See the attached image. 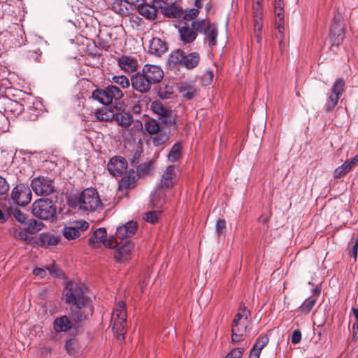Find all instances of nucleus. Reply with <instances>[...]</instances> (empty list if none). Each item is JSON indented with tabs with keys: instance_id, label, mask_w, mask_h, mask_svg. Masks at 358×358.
Here are the masks:
<instances>
[{
	"instance_id": "1",
	"label": "nucleus",
	"mask_w": 358,
	"mask_h": 358,
	"mask_svg": "<svg viewBox=\"0 0 358 358\" xmlns=\"http://www.w3.org/2000/svg\"><path fill=\"white\" fill-rule=\"evenodd\" d=\"M71 206L83 212H96L102 208L103 204L97 190L90 187L72 200Z\"/></svg>"
},
{
	"instance_id": "2",
	"label": "nucleus",
	"mask_w": 358,
	"mask_h": 358,
	"mask_svg": "<svg viewBox=\"0 0 358 358\" xmlns=\"http://www.w3.org/2000/svg\"><path fill=\"white\" fill-rule=\"evenodd\" d=\"M33 215L41 220L53 222L56 218L57 206L49 199H39L31 206Z\"/></svg>"
},
{
	"instance_id": "3",
	"label": "nucleus",
	"mask_w": 358,
	"mask_h": 358,
	"mask_svg": "<svg viewBox=\"0 0 358 358\" xmlns=\"http://www.w3.org/2000/svg\"><path fill=\"white\" fill-rule=\"evenodd\" d=\"M192 27L204 36V41L210 48L217 45L218 28L215 23L206 20H194L192 21Z\"/></svg>"
},
{
	"instance_id": "4",
	"label": "nucleus",
	"mask_w": 358,
	"mask_h": 358,
	"mask_svg": "<svg viewBox=\"0 0 358 358\" xmlns=\"http://www.w3.org/2000/svg\"><path fill=\"white\" fill-rule=\"evenodd\" d=\"M92 98L100 103L107 106L122 98V91L115 85H110L103 89H96L92 92Z\"/></svg>"
},
{
	"instance_id": "5",
	"label": "nucleus",
	"mask_w": 358,
	"mask_h": 358,
	"mask_svg": "<svg viewBox=\"0 0 358 358\" xmlns=\"http://www.w3.org/2000/svg\"><path fill=\"white\" fill-rule=\"evenodd\" d=\"M172 62L185 67L187 69L196 68L200 62V55L196 52L185 54L184 51L177 50L171 55Z\"/></svg>"
},
{
	"instance_id": "6",
	"label": "nucleus",
	"mask_w": 358,
	"mask_h": 358,
	"mask_svg": "<svg viewBox=\"0 0 358 358\" xmlns=\"http://www.w3.org/2000/svg\"><path fill=\"white\" fill-rule=\"evenodd\" d=\"M64 300L69 304H77L90 299L84 294L82 288L76 283L68 282L64 289Z\"/></svg>"
},
{
	"instance_id": "7",
	"label": "nucleus",
	"mask_w": 358,
	"mask_h": 358,
	"mask_svg": "<svg viewBox=\"0 0 358 358\" xmlns=\"http://www.w3.org/2000/svg\"><path fill=\"white\" fill-rule=\"evenodd\" d=\"M345 38V27L340 14L336 15L332 20L329 31L331 45L339 46Z\"/></svg>"
},
{
	"instance_id": "8",
	"label": "nucleus",
	"mask_w": 358,
	"mask_h": 358,
	"mask_svg": "<svg viewBox=\"0 0 358 358\" xmlns=\"http://www.w3.org/2000/svg\"><path fill=\"white\" fill-rule=\"evenodd\" d=\"M31 187L34 192L38 196H48L55 190L53 180L45 176L34 178L31 180Z\"/></svg>"
},
{
	"instance_id": "9",
	"label": "nucleus",
	"mask_w": 358,
	"mask_h": 358,
	"mask_svg": "<svg viewBox=\"0 0 358 358\" xmlns=\"http://www.w3.org/2000/svg\"><path fill=\"white\" fill-rule=\"evenodd\" d=\"M71 317L72 320L78 323L85 320L93 313V308L90 299L82 303L72 304L70 306Z\"/></svg>"
},
{
	"instance_id": "10",
	"label": "nucleus",
	"mask_w": 358,
	"mask_h": 358,
	"mask_svg": "<svg viewBox=\"0 0 358 358\" xmlns=\"http://www.w3.org/2000/svg\"><path fill=\"white\" fill-rule=\"evenodd\" d=\"M345 82L343 78H337L331 88V94L329 96L325 103V110L331 111L338 104V100L344 92Z\"/></svg>"
},
{
	"instance_id": "11",
	"label": "nucleus",
	"mask_w": 358,
	"mask_h": 358,
	"mask_svg": "<svg viewBox=\"0 0 358 358\" xmlns=\"http://www.w3.org/2000/svg\"><path fill=\"white\" fill-rule=\"evenodd\" d=\"M31 196L29 187L24 184L16 185L11 193V198L14 203L22 206H26L31 201Z\"/></svg>"
},
{
	"instance_id": "12",
	"label": "nucleus",
	"mask_w": 358,
	"mask_h": 358,
	"mask_svg": "<svg viewBox=\"0 0 358 358\" xmlns=\"http://www.w3.org/2000/svg\"><path fill=\"white\" fill-rule=\"evenodd\" d=\"M134 249V244L130 241L120 242L114 252L113 255L115 261L123 263L131 259Z\"/></svg>"
},
{
	"instance_id": "13",
	"label": "nucleus",
	"mask_w": 358,
	"mask_h": 358,
	"mask_svg": "<svg viewBox=\"0 0 358 358\" xmlns=\"http://www.w3.org/2000/svg\"><path fill=\"white\" fill-rule=\"evenodd\" d=\"M89 228V223L85 220H80L71 226H65L62 229L63 236L69 240H75L80 237V232Z\"/></svg>"
},
{
	"instance_id": "14",
	"label": "nucleus",
	"mask_w": 358,
	"mask_h": 358,
	"mask_svg": "<svg viewBox=\"0 0 358 358\" xmlns=\"http://www.w3.org/2000/svg\"><path fill=\"white\" fill-rule=\"evenodd\" d=\"M141 71L152 85L160 83L164 78V71L157 65L145 64Z\"/></svg>"
},
{
	"instance_id": "15",
	"label": "nucleus",
	"mask_w": 358,
	"mask_h": 358,
	"mask_svg": "<svg viewBox=\"0 0 358 358\" xmlns=\"http://www.w3.org/2000/svg\"><path fill=\"white\" fill-rule=\"evenodd\" d=\"M109 173L114 176H120L124 173L127 169V162L122 157H114L110 159L107 164Z\"/></svg>"
},
{
	"instance_id": "16",
	"label": "nucleus",
	"mask_w": 358,
	"mask_h": 358,
	"mask_svg": "<svg viewBox=\"0 0 358 358\" xmlns=\"http://www.w3.org/2000/svg\"><path fill=\"white\" fill-rule=\"evenodd\" d=\"M131 85L134 90L141 93L148 92L152 85L142 71L131 77Z\"/></svg>"
},
{
	"instance_id": "17",
	"label": "nucleus",
	"mask_w": 358,
	"mask_h": 358,
	"mask_svg": "<svg viewBox=\"0 0 358 358\" xmlns=\"http://www.w3.org/2000/svg\"><path fill=\"white\" fill-rule=\"evenodd\" d=\"M177 170L178 168L173 165H170L166 167L161 179V187L169 189L174 185L177 176Z\"/></svg>"
},
{
	"instance_id": "18",
	"label": "nucleus",
	"mask_w": 358,
	"mask_h": 358,
	"mask_svg": "<svg viewBox=\"0 0 358 358\" xmlns=\"http://www.w3.org/2000/svg\"><path fill=\"white\" fill-rule=\"evenodd\" d=\"M180 39L183 42L184 44L192 43L194 41L197 37V33L193 27L192 23L191 27L187 23H183L178 29Z\"/></svg>"
},
{
	"instance_id": "19",
	"label": "nucleus",
	"mask_w": 358,
	"mask_h": 358,
	"mask_svg": "<svg viewBox=\"0 0 358 358\" xmlns=\"http://www.w3.org/2000/svg\"><path fill=\"white\" fill-rule=\"evenodd\" d=\"M159 7L162 13L168 17H178L180 16L181 12L176 6V3L179 0H161Z\"/></svg>"
},
{
	"instance_id": "20",
	"label": "nucleus",
	"mask_w": 358,
	"mask_h": 358,
	"mask_svg": "<svg viewBox=\"0 0 358 358\" xmlns=\"http://www.w3.org/2000/svg\"><path fill=\"white\" fill-rule=\"evenodd\" d=\"M117 64L121 70L126 73H134L135 72L138 66V62L136 58L123 55L117 59Z\"/></svg>"
},
{
	"instance_id": "21",
	"label": "nucleus",
	"mask_w": 358,
	"mask_h": 358,
	"mask_svg": "<svg viewBox=\"0 0 358 358\" xmlns=\"http://www.w3.org/2000/svg\"><path fill=\"white\" fill-rule=\"evenodd\" d=\"M167 50L168 46L166 43L159 38H152V39L150 41L148 51L151 55L160 57L164 54Z\"/></svg>"
},
{
	"instance_id": "22",
	"label": "nucleus",
	"mask_w": 358,
	"mask_h": 358,
	"mask_svg": "<svg viewBox=\"0 0 358 358\" xmlns=\"http://www.w3.org/2000/svg\"><path fill=\"white\" fill-rule=\"evenodd\" d=\"M137 229L136 222L129 221L122 226L117 228L116 236L117 238L124 239L132 236Z\"/></svg>"
},
{
	"instance_id": "23",
	"label": "nucleus",
	"mask_w": 358,
	"mask_h": 358,
	"mask_svg": "<svg viewBox=\"0 0 358 358\" xmlns=\"http://www.w3.org/2000/svg\"><path fill=\"white\" fill-rule=\"evenodd\" d=\"M112 10L122 16L129 15L133 10L127 0H115L112 4Z\"/></svg>"
},
{
	"instance_id": "24",
	"label": "nucleus",
	"mask_w": 358,
	"mask_h": 358,
	"mask_svg": "<svg viewBox=\"0 0 358 358\" xmlns=\"http://www.w3.org/2000/svg\"><path fill=\"white\" fill-rule=\"evenodd\" d=\"M268 343V337L266 335H262L256 340L255 345L250 350L249 358H259L262 350Z\"/></svg>"
},
{
	"instance_id": "25",
	"label": "nucleus",
	"mask_w": 358,
	"mask_h": 358,
	"mask_svg": "<svg viewBox=\"0 0 358 358\" xmlns=\"http://www.w3.org/2000/svg\"><path fill=\"white\" fill-rule=\"evenodd\" d=\"M59 241V237L50 233H42L38 237V243L42 247L48 248L56 245Z\"/></svg>"
},
{
	"instance_id": "26",
	"label": "nucleus",
	"mask_w": 358,
	"mask_h": 358,
	"mask_svg": "<svg viewBox=\"0 0 358 358\" xmlns=\"http://www.w3.org/2000/svg\"><path fill=\"white\" fill-rule=\"evenodd\" d=\"M113 120L117 122V124L124 128H129L131 126L132 115L127 112L124 110L118 113L114 112V118Z\"/></svg>"
},
{
	"instance_id": "27",
	"label": "nucleus",
	"mask_w": 358,
	"mask_h": 358,
	"mask_svg": "<svg viewBox=\"0 0 358 358\" xmlns=\"http://www.w3.org/2000/svg\"><path fill=\"white\" fill-rule=\"evenodd\" d=\"M137 10L139 14L148 20H154L157 13L155 6L143 3L137 6Z\"/></svg>"
},
{
	"instance_id": "28",
	"label": "nucleus",
	"mask_w": 358,
	"mask_h": 358,
	"mask_svg": "<svg viewBox=\"0 0 358 358\" xmlns=\"http://www.w3.org/2000/svg\"><path fill=\"white\" fill-rule=\"evenodd\" d=\"M95 118L100 122H108L114 118V109L102 107L94 112Z\"/></svg>"
},
{
	"instance_id": "29",
	"label": "nucleus",
	"mask_w": 358,
	"mask_h": 358,
	"mask_svg": "<svg viewBox=\"0 0 358 358\" xmlns=\"http://www.w3.org/2000/svg\"><path fill=\"white\" fill-rule=\"evenodd\" d=\"M71 322L66 316H62L55 320L53 327L56 332H66L71 328Z\"/></svg>"
},
{
	"instance_id": "30",
	"label": "nucleus",
	"mask_w": 358,
	"mask_h": 358,
	"mask_svg": "<svg viewBox=\"0 0 358 358\" xmlns=\"http://www.w3.org/2000/svg\"><path fill=\"white\" fill-rule=\"evenodd\" d=\"M163 189L164 187H161L159 185L157 187L155 191L151 194V202L153 206L160 207L166 201V194Z\"/></svg>"
},
{
	"instance_id": "31",
	"label": "nucleus",
	"mask_w": 358,
	"mask_h": 358,
	"mask_svg": "<svg viewBox=\"0 0 358 358\" xmlns=\"http://www.w3.org/2000/svg\"><path fill=\"white\" fill-rule=\"evenodd\" d=\"M106 229L105 228L97 229L90 238L88 241L89 245L96 247V244L102 243L106 236Z\"/></svg>"
},
{
	"instance_id": "32",
	"label": "nucleus",
	"mask_w": 358,
	"mask_h": 358,
	"mask_svg": "<svg viewBox=\"0 0 358 358\" xmlns=\"http://www.w3.org/2000/svg\"><path fill=\"white\" fill-rule=\"evenodd\" d=\"M111 320H120V322L127 320V310L125 303L123 301H120L114 308Z\"/></svg>"
},
{
	"instance_id": "33",
	"label": "nucleus",
	"mask_w": 358,
	"mask_h": 358,
	"mask_svg": "<svg viewBox=\"0 0 358 358\" xmlns=\"http://www.w3.org/2000/svg\"><path fill=\"white\" fill-rule=\"evenodd\" d=\"M250 312L248 310L244 303H241L238 309V312L236 314L232 324H238L241 322H248V317Z\"/></svg>"
},
{
	"instance_id": "34",
	"label": "nucleus",
	"mask_w": 358,
	"mask_h": 358,
	"mask_svg": "<svg viewBox=\"0 0 358 358\" xmlns=\"http://www.w3.org/2000/svg\"><path fill=\"white\" fill-rule=\"evenodd\" d=\"M182 145L180 142L176 143L171 148L169 155L168 159L171 162L178 161L182 155Z\"/></svg>"
},
{
	"instance_id": "35",
	"label": "nucleus",
	"mask_w": 358,
	"mask_h": 358,
	"mask_svg": "<svg viewBox=\"0 0 358 358\" xmlns=\"http://www.w3.org/2000/svg\"><path fill=\"white\" fill-rule=\"evenodd\" d=\"M111 323L113 324V330L117 337L121 340H124L127 320L121 322L120 320H111Z\"/></svg>"
},
{
	"instance_id": "36",
	"label": "nucleus",
	"mask_w": 358,
	"mask_h": 358,
	"mask_svg": "<svg viewBox=\"0 0 358 358\" xmlns=\"http://www.w3.org/2000/svg\"><path fill=\"white\" fill-rule=\"evenodd\" d=\"M179 91L182 96L187 100L193 99L196 94L195 87L193 85L189 84H182L180 86Z\"/></svg>"
},
{
	"instance_id": "37",
	"label": "nucleus",
	"mask_w": 358,
	"mask_h": 358,
	"mask_svg": "<svg viewBox=\"0 0 358 358\" xmlns=\"http://www.w3.org/2000/svg\"><path fill=\"white\" fill-rule=\"evenodd\" d=\"M29 230H19L15 227L10 229V234L13 236L16 239L23 241L26 243H29L31 238L29 236Z\"/></svg>"
},
{
	"instance_id": "38",
	"label": "nucleus",
	"mask_w": 358,
	"mask_h": 358,
	"mask_svg": "<svg viewBox=\"0 0 358 358\" xmlns=\"http://www.w3.org/2000/svg\"><path fill=\"white\" fill-rule=\"evenodd\" d=\"M143 129V124L141 121L136 120L134 121L131 120V126L129 128H124L122 132L123 136L126 135L127 133H128L129 136L132 137L134 135H135L136 133L139 132Z\"/></svg>"
},
{
	"instance_id": "39",
	"label": "nucleus",
	"mask_w": 358,
	"mask_h": 358,
	"mask_svg": "<svg viewBox=\"0 0 358 358\" xmlns=\"http://www.w3.org/2000/svg\"><path fill=\"white\" fill-rule=\"evenodd\" d=\"M170 138L169 134L166 132L159 131L152 137V142L156 147L165 145Z\"/></svg>"
},
{
	"instance_id": "40",
	"label": "nucleus",
	"mask_w": 358,
	"mask_h": 358,
	"mask_svg": "<svg viewBox=\"0 0 358 358\" xmlns=\"http://www.w3.org/2000/svg\"><path fill=\"white\" fill-rule=\"evenodd\" d=\"M176 115L171 110L165 115L164 117L160 120L162 122L169 127L173 129H177L178 125L176 120Z\"/></svg>"
},
{
	"instance_id": "41",
	"label": "nucleus",
	"mask_w": 358,
	"mask_h": 358,
	"mask_svg": "<svg viewBox=\"0 0 358 358\" xmlns=\"http://www.w3.org/2000/svg\"><path fill=\"white\" fill-rule=\"evenodd\" d=\"M152 110L159 115V119L164 117L165 115L170 110L163 106L159 101H154L151 105Z\"/></svg>"
},
{
	"instance_id": "42",
	"label": "nucleus",
	"mask_w": 358,
	"mask_h": 358,
	"mask_svg": "<svg viewBox=\"0 0 358 358\" xmlns=\"http://www.w3.org/2000/svg\"><path fill=\"white\" fill-rule=\"evenodd\" d=\"M317 299L315 297H309L304 301V302L299 307L300 311L303 314H308L313 308Z\"/></svg>"
},
{
	"instance_id": "43",
	"label": "nucleus",
	"mask_w": 358,
	"mask_h": 358,
	"mask_svg": "<svg viewBox=\"0 0 358 358\" xmlns=\"http://www.w3.org/2000/svg\"><path fill=\"white\" fill-rule=\"evenodd\" d=\"M352 169L348 165V162H345L341 166L337 167L334 171V178H341L346 176Z\"/></svg>"
},
{
	"instance_id": "44",
	"label": "nucleus",
	"mask_w": 358,
	"mask_h": 358,
	"mask_svg": "<svg viewBox=\"0 0 358 358\" xmlns=\"http://www.w3.org/2000/svg\"><path fill=\"white\" fill-rule=\"evenodd\" d=\"M349 255L356 260L358 253V236L353 235L348 244Z\"/></svg>"
},
{
	"instance_id": "45",
	"label": "nucleus",
	"mask_w": 358,
	"mask_h": 358,
	"mask_svg": "<svg viewBox=\"0 0 358 358\" xmlns=\"http://www.w3.org/2000/svg\"><path fill=\"white\" fill-rule=\"evenodd\" d=\"M111 82L120 85L123 89L128 88L130 85V82L128 78L122 75L113 76Z\"/></svg>"
},
{
	"instance_id": "46",
	"label": "nucleus",
	"mask_w": 358,
	"mask_h": 358,
	"mask_svg": "<svg viewBox=\"0 0 358 358\" xmlns=\"http://www.w3.org/2000/svg\"><path fill=\"white\" fill-rule=\"evenodd\" d=\"M78 344L76 339H69L66 341L65 350L69 355H74L78 352Z\"/></svg>"
},
{
	"instance_id": "47",
	"label": "nucleus",
	"mask_w": 358,
	"mask_h": 358,
	"mask_svg": "<svg viewBox=\"0 0 358 358\" xmlns=\"http://www.w3.org/2000/svg\"><path fill=\"white\" fill-rule=\"evenodd\" d=\"M161 212L159 210L149 211L144 214L143 219L151 224H155L158 221Z\"/></svg>"
},
{
	"instance_id": "48",
	"label": "nucleus",
	"mask_w": 358,
	"mask_h": 358,
	"mask_svg": "<svg viewBox=\"0 0 358 358\" xmlns=\"http://www.w3.org/2000/svg\"><path fill=\"white\" fill-rule=\"evenodd\" d=\"M146 131L150 134H156L159 132V125L156 120H151L145 124Z\"/></svg>"
},
{
	"instance_id": "49",
	"label": "nucleus",
	"mask_w": 358,
	"mask_h": 358,
	"mask_svg": "<svg viewBox=\"0 0 358 358\" xmlns=\"http://www.w3.org/2000/svg\"><path fill=\"white\" fill-rule=\"evenodd\" d=\"M199 13L198 8L186 9L184 13L183 19L187 21L193 20L198 16Z\"/></svg>"
},
{
	"instance_id": "50",
	"label": "nucleus",
	"mask_w": 358,
	"mask_h": 358,
	"mask_svg": "<svg viewBox=\"0 0 358 358\" xmlns=\"http://www.w3.org/2000/svg\"><path fill=\"white\" fill-rule=\"evenodd\" d=\"M231 341L233 343H237L243 340V328L239 330L237 327H231Z\"/></svg>"
},
{
	"instance_id": "51",
	"label": "nucleus",
	"mask_w": 358,
	"mask_h": 358,
	"mask_svg": "<svg viewBox=\"0 0 358 358\" xmlns=\"http://www.w3.org/2000/svg\"><path fill=\"white\" fill-rule=\"evenodd\" d=\"M47 271L49 273L54 277H62L63 276V272L59 269L55 263H52L50 266H46Z\"/></svg>"
},
{
	"instance_id": "52",
	"label": "nucleus",
	"mask_w": 358,
	"mask_h": 358,
	"mask_svg": "<svg viewBox=\"0 0 358 358\" xmlns=\"http://www.w3.org/2000/svg\"><path fill=\"white\" fill-rule=\"evenodd\" d=\"M12 214L17 221L20 223H24L27 220V215L19 209H14L12 210Z\"/></svg>"
},
{
	"instance_id": "53",
	"label": "nucleus",
	"mask_w": 358,
	"mask_h": 358,
	"mask_svg": "<svg viewBox=\"0 0 358 358\" xmlns=\"http://www.w3.org/2000/svg\"><path fill=\"white\" fill-rule=\"evenodd\" d=\"M226 229V223L224 220L219 219L216 222L215 231L218 236L224 234Z\"/></svg>"
},
{
	"instance_id": "54",
	"label": "nucleus",
	"mask_w": 358,
	"mask_h": 358,
	"mask_svg": "<svg viewBox=\"0 0 358 358\" xmlns=\"http://www.w3.org/2000/svg\"><path fill=\"white\" fill-rule=\"evenodd\" d=\"M102 243L105 247L109 248H117V245L119 244L117 243L115 238L113 236H111L108 239L105 238Z\"/></svg>"
},
{
	"instance_id": "55",
	"label": "nucleus",
	"mask_w": 358,
	"mask_h": 358,
	"mask_svg": "<svg viewBox=\"0 0 358 358\" xmlns=\"http://www.w3.org/2000/svg\"><path fill=\"white\" fill-rule=\"evenodd\" d=\"M254 18L261 19L262 14V4H252Z\"/></svg>"
},
{
	"instance_id": "56",
	"label": "nucleus",
	"mask_w": 358,
	"mask_h": 358,
	"mask_svg": "<svg viewBox=\"0 0 358 358\" xmlns=\"http://www.w3.org/2000/svg\"><path fill=\"white\" fill-rule=\"evenodd\" d=\"M244 352V348H236L233 349L229 355H231L234 358H241L243 356V353Z\"/></svg>"
},
{
	"instance_id": "57",
	"label": "nucleus",
	"mask_w": 358,
	"mask_h": 358,
	"mask_svg": "<svg viewBox=\"0 0 358 358\" xmlns=\"http://www.w3.org/2000/svg\"><path fill=\"white\" fill-rule=\"evenodd\" d=\"M9 189V185L7 183L6 180L0 176V194H3Z\"/></svg>"
},
{
	"instance_id": "58",
	"label": "nucleus",
	"mask_w": 358,
	"mask_h": 358,
	"mask_svg": "<svg viewBox=\"0 0 358 358\" xmlns=\"http://www.w3.org/2000/svg\"><path fill=\"white\" fill-rule=\"evenodd\" d=\"M301 340V333L299 329H296L293 331L292 336V342L293 344L299 343Z\"/></svg>"
},
{
	"instance_id": "59",
	"label": "nucleus",
	"mask_w": 358,
	"mask_h": 358,
	"mask_svg": "<svg viewBox=\"0 0 358 358\" xmlns=\"http://www.w3.org/2000/svg\"><path fill=\"white\" fill-rule=\"evenodd\" d=\"M46 267L44 268H35L33 270V274L40 278H43L46 275Z\"/></svg>"
},
{
	"instance_id": "60",
	"label": "nucleus",
	"mask_w": 358,
	"mask_h": 358,
	"mask_svg": "<svg viewBox=\"0 0 358 358\" xmlns=\"http://www.w3.org/2000/svg\"><path fill=\"white\" fill-rule=\"evenodd\" d=\"M38 221L34 219H31L29 221L27 229L31 233L36 231V227L37 226Z\"/></svg>"
},
{
	"instance_id": "61",
	"label": "nucleus",
	"mask_w": 358,
	"mask_h": 358,
	"mask_svg": "<svg viewBox=\"0 0 358 358\" xmlns=\"http://www.w3.org/2000/svg\"><path fill=\"white\" fill-rule=\"evenodd\" d=\"M353 313L356 319V324L352 326L354 334H356L358 331V308H353Z\"/></svg>"
},
{
	"instance_id": "62",
	"label": "nucleus",
	"mask_w": 358,
	"mask_h": 358,
	"mask_svg": "<svg viewBox=\"0 0 358 358\" xmlns=\"http://www.w3.org/2000/svg\"><path fill=\"white\" fill-rule=\"evenodd\" d=\"M247 324H248V322H241L238 324H232L231 327H237L239 330H241V329L243 328V334H244V333L246 331L247 327H248Z\"/></svg>"
},
{
	"instance_id": "63",
	"label": "nucleus",
	"mask_w": 358,
	"mask_h": 358,
	"mask_svg": "<svg viewBox=\"0 0 358 358\" xmlns=\"http://www.w3.org/2000/svg\"><path fill=\"white\" fill-rule=\"evenodd\" d=\"M261 19H256L255 18V33H257V31L262 32V24H260L259 21Z\"/></svg>"
},
{
	"instance_id": "64",
	"label": "nucleus",
	"mask_w": 358,
	"mask_h": 358,
	"mask_svg": "<svg viewBox=\"0 0 358 358\" xmlns=\"http://www.w3.org/2000/svg\"><path fill=\"white\" fill-rule=\"evenodd\" d=\"M345 162H348V165L352 169L358 162V154L355 155L354 157H352L350 160H346Z\"/></svg>"
}]
</instances>
